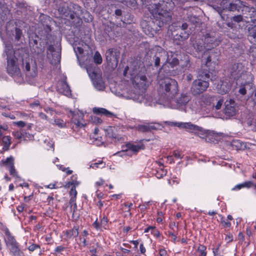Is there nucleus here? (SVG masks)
Instances as JSON below:
<instances>
[{
    "mask_svg": "<svg viewBox=\"0 0 256 256\" xmlns=\"http://www.w3.org/2000/svg\"><path fill=\"white\" fill-rule=\"evenodd\" d=\"M231 84L228 80H220L217 84L216 88L218 93L224 94L227 93L230 89Z\"/></svg>",
    "mask_w": 256,
    "mask_h": 256,
    "instance_id": "12",
    "label": "nucleus"
},
{
    "mask_svg": "<svg viewBox=\"0 0 256 256\" xmlns=\"http://www.w3.org/2000/svg\"><path fill=\"white\" fill-rule=\"evenodd\" d=\"M27 133H25L24 134L20 132H12V135L16 138L20 140L22 138H25L26 136H27ZM28 135H30L29 134H28Z\"/></svg>",
    "mask_w": 256,
    "mask_h": 256,
    "instance_id": "38",
    "label": "nucleus"
},
{
    "mask_svg": "<svg viewBox=\"0 0 256 256\" xmlns=\"http://www.w3.org/2000/svg\"><path fill=\"white\" fill-rule=\"evenodd\" d=\"M51 28L49 26L46 25L44 27V30L42 31V38L46 41V43L50 42L52 34H51Z\"/></svg>",
    "mask_w": 256,
    "mask_h": 256,
    "instance_id": "23",
    "label": "nucleus"
},
{
    "mask_svg": "<svg viewBox=\"0 0 256 256\" xmlns=\"http://www.w3.org/2000/svg\"><path fill=\"white\" fill-rule=\"evenodd\" d=\"M107 223H108L107 218H106L105 217H104L101 220V225L104 226L106 225Z\"/></svg>",
    "mask_w": 256,
    "mask_h": 256,
    "instance_id": "61",
    "label": "nucleus"
},
{
    "mask_svg": "<svg viewBox=\"0 0 256 256\" xmlns=\"http://www.w3.org/2000/svg\"><path fill=\"white\" fill-rule=\"evenodd\" d=\"M220 244H218L216 248L212 249V252H213L214 256H219V254H220L219 248H220Z\"/></svg>",
    "mask_w": 256,
    "mask_h": 256,
    "instance_id": "48",
    "label": "nucleus"
},
{
    "mask_svg": "<svg viewBox=\"0 0 256 256\" xmlns=\"http://www.w3.org/2000/svg\"><path fill=\"white\" fill-rule=\"evenodd\" d=\"M159 254L160 256H166V252L164 249H160L159 250Z\"/></svg>",
    "mask_w": 256,
    "mask_h": 256,
    "instance_id": "60",
    "label": "nucleus"
},
{
    "mask_svg": "<svg viewBox=\"0 0 256 256\" xmlns=\"http://www.w3.org/2000/svg\"><path fill=\"white\" fill-rule=\"evenodd\" d=\"M242 188H250L252 187H254L255 188H256V185L255 184H254V182H252V181L245 182L243 183H242Z\"/></svg>",
    "mask_w": 256,
    "mask_h": 256,
    "instance_id": "37",
    "label": "nucleus"
},
{
    "mask_svg": "<svg viewBox=\"0 0 256 256\" xmlns=\"http://www.w3.org/2000/svg\"><path fill=\"white\" fill-rule=\"evenodd\" d=\"M5 52L7 56L6 70L8 74L13 76L20 77L21 76L20 70L18 66V58L16 55L18 52H14L11 46H6Z\"/></svg>",
    "mask_w": 256,
    "mask_h": 256,
    "instance_id": "7",
    "label": "nucleus"
},
{
    "mask_svg": "<svg viewBox=\"0 0 256 256\" xmlns=\"http://www.w3.org/2000/svg\"><path fill=\"white\" fill-rule=\"evenodd\" d=\"M206 247L204 245H200L198 247V250L200 252V256H206Z\"/></svg>",
    "mask_w": 256,
    "mask_h": 256,
    "instance_id": "39",
    "label": "nucleus"
},
{
    "mask_svg": "<svg viewBox=\"0 0 256 256\" xmlns=\"http://www.w3.org/2000/svg\"><path fill=\"white\" fill-rule=\"evenodd\" d=\"M94 61L96 64H100L102 62V58L98 52H96L94 56Z\"/></svg>",
    "mask_w": 256,
    "mask_h": 256,
    "instance_id": "35",
    "label": "nucleus"
},
{
    "mask_svg": "<svg viewBox=\"0 0 256 256\" xmlns=\"http://www.w3.org/2000/svg\"><path fill=\"white\" fill-rule=\"evenodd\" d=\"M151 3L148 5V9L152 16L153 20L149 22L146 34L154 35L159 28L166 24H170L172 20V10L175 6V2L172 0H150ZM146 29V28H145Z\"/></svg>",
    "mask_w": 256,
    "mask_h": 256,
    "instance_id": "1",
    "label": "nucleus"
},
{
    "mask_svg": "<svg viewBox=\"0 0 256 256\" xmlns=\"http://www.w3.org/2000/svg\"><path fill=\"white\" fill-rule=\"evenodd\" d=\"M39 246L36 244H32L28 248V249L30 251L33 252L36 249L39 248Z\"/></svg>",
    "mask_w": 256,
    "mask_h": 256,
    "instance_id": "49",
    "label": "nucleus"
},
{
    "mask_svg": "<svg viewBox=\"0 0 256 256\" xmlns=\"http://www.w3.org/2000/svg\"><path fill=\"white\" fill-rule=\"evenodd\" d=\"M120 56V50L118 48H110L106 52V58L108 64L112 68L117 66Z\"/></svg>",
    "mask_w": 256,
    "mask_h": 256,
    "instance_id": "9",
    "label": "nucleus"
},
{
    "mask_svg": "<svg viewBox=\"0 0 256 256\" xmlns=\"http://www.w3.org/2000/svg\"><path fill=\"white\" fill-rule=\"evenodd\" d=\"M155 124L154 123H148L146 124H139L136 128L138 132H150L152 130H158V128L155 126ZM156 124L158 126H160V124L157 123Z\"/></svg>",
    "mask_w": 256,
    "mask_h": 256,
    "instance_id": "15",
    "label": "nucleus"
},
{
    "mask_svg": "<svg viewBox=\"0 0 256 256\" xmlns=\"http://www.w3.org/2000/svg\"><path fill=\"white\" fill-rule=\"evenodd\" d=\"M103 162L102 161H100L98 162H95L93 163L90 165V167L94 168H98V166L100 164H102Z\"/></svg>",
    "mask_w": 256,
    "mask_h": 256,
    "instance_id": "55",
    "label": "nucleus"
},
{
    "mask_svg": "<svg viewBox=\"0 0 256 256\" xmlns=\"http://www.w3.org/2000/svg\"><path fill=\"white\" fill-rule=\"evenodd\" d=\"M80 184V182L76 180H72V182H70L68 183V186H74L76 188V186H78Z\"/></svg>",
    "mask_w": 256,
    "mask_h": 256,
    "instance_id": "51",
    "label": "nucleus"
},
{
    "mask_svg": "<svg viewBox=\"0 0 256 256\" xmlns=\"http://www.w3.org/2000/svg\"><path fill=\"white\" fill-rule=\"evenodd\" d=\"M242 184H238L236 185L232 190H240L242 188Z\"/></svg>",
    "mask_w": 256,
    "mask_h": 256,
    "instance_id": "57",
    "label": "nucleus"
},
{
    "mask_svg": "<svg viewBox=\"0 0 256 256\" xmlns=\"http://www.w3.org/2000/svg\"><path fill=\"white\" fill-rule=\"evenodd\" d=\"M204 42L206 46V50H210L214 46H216L217 42L215 38L211 36L210 34H206L204 40Z\"/></svg>",
    "mask_w": 256,
    "mask_h": 256,
    "instance_id": "18",
    "label": "nucleus"
},
{
    "mask_svg": "<svg viewBox=\"0 0 256 256\" xmlns=\"http://www.w3.org/2000/svg\"><path fill=\"white\" fill-rule=\"evenodd\" d=\"M182 69L188 70L191 66V63L189 56L186 54H183V56L178 60V63Z\"/></svg>",
    "mask_w": 256,
    "mask_h": 256,
    "instance_id": "19",
    "label": "nucleus"
},
{
    "mask_svg": "<svg viewBox=\"0 0 256 256\" xmlns=\"http://www.w3.org/2000/svg\"><path fill=\"white\" fill-rule=\"evenodd\" d=\"M194 48L196 52L202 53L204 50H206V46L204 42V39L196 38L192 41Z\"/></svg>",
    "mask_w": 256,
    "mask_h": 256,
    "instance_id": "13",
    "label": "nucleus"
},
{
    "mask_svg": "<svg viewBox=\"0 0 256 256\" xmlns=\"http://www.w3.org/2000/svg\"><path fill=\"white\" fill-rule=\"evenodd\" d=\"M64 247L62 246H59L56 248L54 251L57 252H61L64 250Z\"/></svg>",
    "mask_w": 256,
    "mask_h": 256,
    "instance_id": "52",
    "label": "nucleus"
},
{
    "mask_svg": "<svg viewBox=\"0 0 256 256\" xmlns=\"http://www.w3.org/2000/svg\"><path fill=\"white\" fill-rule=\"evenodd\" d=\"M209 56L207 57V60L206 62H210L212 61L216 63L218 60V56H220V51L218 49L210 50Z\"/></svg>",
    "mask_w": 256,
    "mask_h": 256,
    "instance_id": "21",
    "label": "nucleus"
},
{
    "mask_svg": "<svg viewBox=\"0 0 256 256\" xmlns=\"http://www.w3.org/2000/svg\"><path fill=\"white\" fill-rule=\"evenodd\" d=\"M248 37L250 40H253L256 44V25L248 28Z\"/></svg>",
    "mask_w": 256,
    "mask_h": 256,
    "instance_id": "31",
    "label": "nucleus"
},
{
    "mask_svg": "<svg viewBox=\"0 0 256 256\" xmlns=\"http://www.w3.org/2000/svg\"><path fill=\"white\" fill-rule=\"evenodd\" d=\"M40 106V102L38 100H36L34 102L30 104V106L32 108H34L35 106Z\"/></svg>",
    "mask_w": 256,
    "mask_h": 256,
    "instance_id": "53",
    "label": "nucleus"
},
{
    "mask_svg": "<svg viewBox=\"0 0 256 256\" xmlns=\"http://www.w3.org/2000/svg\"><path fill=\"white\" fill-rule=\"evenodd\" d=\"M83 116H84V114H83L81 113L80 114V116H79L80 117V119H77L76 118V116H74V117L72 119V122L76 124V126L77 127H79V128H82L83 126H84V124H83L82 123L80 122V119H82L83 118Z\"/></svg>",
    "mask_w": 256,
    "mask_h": 256,
    "instance_id": "33",
    "label": "nucleus"
},
{
    "mask_svg": "<svg viewBox=\"0 0 256 256\" xmlns=\"http://www.w3.org/2000/svg\"><path fill=\"white\" fill-rule=\"evenodd\" d=\"M14 124L20 128H23L26 126V123L23 121L14 122Z\"/></svg>",
    "mask_w": 256,
    "mask_h": 256,
    "instance_id": "50",
    "label": "nucleus"
},
{
    "mask_svg": "<svg viewBox=\"0 0 256 256\" xmlns=\"http://www.w3.org/2000/svg\"><path fill=\"white\" fill-rule=\"evenodd\" d=\"M50 122L53 124H54L58 126L60 128H64L66 126V123L61 119H56L54 120V122L50 121Z\"/></svg>",
    "mask_w": 256,
    "mask_h": 256,
    "instance_id": "36",
    "label": "nucleus"
},
{
    "mask_svg": "<svg viewBox=\"0 0 256 256\" xmlns=\"http://www.w3.org/2000/svg\"><path fill=\"white\" fill-rule=\"evenodd\" d=\"M247 84H244V85H240V84H238V86H240V88L238 92H239L242 94V95H244L246 94V90L245 88V86Z\"/></svg>",
    "mask_w": 256,
    "mask_h": 256,
    "instance_id": "45",
    "label": "nucleus"
},
{
    "mask_svg": "<svg viewBox=\"0 0 256 256\" xmlns=\"http://www.w3.org/2000/svg\"><path fill=\"white\" fill-rule=\"evenodd\" d=\"M232 146L236 150H244L246 148V144L240 140H235L232 142Z\"/></svg>",
    "mask_w": 256,
    "mask_h": 256,
    "instance_id": "27",
    "label": "nucleus"
},
{
    "mask_svg": "<svg viewBox=\"0 0 256 256\" xmlns=\"http://www.w3.org/2000/svg\"><path fill=\"white\" fill-rule=\"evenodd\" d=\"M223 102H224V100H222V99L219 100L218 101V102H216V104L214 106V108L216 110H220L222 107Z\"/></svg>",
    "mask_w": 256,
    "mask_h": 256,
    "instance_id": "44",
    "label": "nucleus"
},
{
    "mask_svg": "<svg viewBox=\"0 0 256 256\" xmlns=\"http://www.w3.org/2000/svg\"><path fill=\"white\" fill-rule=\"evenodd\" d=\"M12 34L14 38L15 41L19 42L22 37L23 36L22 30L18 28H16L12 32Z\"/></svg>",
    "mask_w": 256,
    "mask_h": 256,
    "instance_id": "32",
    "label": "nucleus"
},
{
    "mask_svg": "<svg viewBox=\"0 0 256 256\" xmlns=\"http://www.w3.org/2000/svg\"><path fill=\"white\" fill-rule=\"evenodd\" d=\"M78 226H74L72 229L66 230L65 232V235L68 238H71L72 237H77L78 235Z\"/></svg>",
    "mask_w": 256,
    "mask_h": 256,
    "instance_id": "28",
    "label": "nucleus"
},
{
    "mask_svg": "<svg viewBox=\"0 0 256 256\" xmlns=\"http://www.w3.org/2000/svg\"><path fill=\"white\" fill-rule=\"evenodd\" d=\"M190 97L187 94H182L176 99V103L180 106L186 104L190 100Z\"/></svg>",
    "mask_w": 256,
    "mask_h": 256,
    "instance_id": "26",
    "label": "nucleus"
},
{
    "mask_svg": "<svg viewBox=\"0 0 256 256\" xmlns=\"http://www.w3.org/2000/svg\"><path fill=\"white\" fill-rule=\"evenodd\" d=\"M224 112L226 116L230 117L235 115L236 110L234 107V100H230L228 103H226L225 108Z\"/></svg>",
    "mask_w": 256,
    "mask_h": 256,
    "instance_id": "16",
    "label": "nucleus"
},
{
    "mask_svg": "<svg viewBox=\"0 0 256 256\" xmlns=\"http://www.w3.org/2000/svg\"><path fill=\"white\" fill-rule=\"evenodd\" d=\"M4 234V242L7 246H12L18 244L14 236H12L8 228H4L2 230Z\"/></svg>",
    "mask_w": 256,
    "mask_h": 256,
    "instance_id": "11",
    "label": "nucleus"
},
{
    "mask_svg": "<svg viewBox=\"0 0 256 256\" xmlns=\"http://www.w3.org/2000/svg\"><path fill=\"white\" fill-rule=\"evenodd\" d=\"M58 90L60 93L64 95H68L70 94V88L66 82H60L58 86Z\"/></svg>",
    "mask_w": 256,
    "mask_h": 256,
    "instance_id": "20",
    "label": "nucleus"
},
{
    "mask_svg": "<svg viewBox=\"0 0 256 256\" xmlns=\"http://www.w3.org/2000/svg\"><path fill=\"white\" fill-rule=\"evenodd\" d=\"M52 60H54V63L59 62L60 60V48L58 47V50L54 54H52Z\"/></svg>",
    "mask_w": 256,
    "mask_h": 256,
    "instance_id": "34",
    "label": "nucleus"
},
{
    "mask_svg": "<svg viewBox=\"0 0 256 256\" xmlns=\"http://www.w3.org/2000/svg\"><path fill=\"white\" fill-rule=\"evenodd\" d=\"M174 126L178 128H184L190 132H198L200 130V128L192 124L191 122H173Z\"/></svg>",
    "mask_w": 256,
    "mask_h": 256,
    "instance_id": "14",
    "label": "nucleus"
},
{
    "mask_svg": "<svg viewBox=\"0 0 256 256\" xmlns=\"http://www.w3.org/2000/svg\"><path fill=\"white\" fill-rule=\"evenodd\" d=\"M221 223L222 224V225L224 227V228H228V227H230V226H231V224L230 222H226L225 221L223 218H222V220H221Z\"/></svg>",
    "mask_w": 256,
    "mask_h": 256,
    "instance_id": "47",
    "label": "nucleus"
},
{
    "mask_svg": "<svg viewBox=\"0 0 256 256\" xmlns=\"http://www.w3.org/2000/svg\"><path fill=\"white\" fill-rule=\"evenodd\" d=\"M155 228V226H148L147 228H146L145 230H144V232H149L150 230H152H152H154V228Z\"/></svg>",
    "mask_w": 256,
    "mask_h": 256,
    "instance_id": "63",
    "label": "nucleus"
},
{
    "mask_svg": "<svg viewBox=\"0 0 256 256\" xmlns=\"http://www.w3.org/2000/svg\"><path fill=\"white\" fill-rule=\"evenodd\" d=\"M10 250L14 256H24V253L20 250L18 244L10 246Z\"/></svg>",
    "mask_w": 256,
    "mask_h": 256,
    "instance_id": "30",
    "label": "nucleus"
},
{
    "mask_svg": "<svg viewBox=\"0 0 256 256\" xmlns=\"http://www.w3.org/2000/svg\"><path fill=\"white\" fill-rule=\"evenodd\" d=\"M76 198H75L74 197H71L69 202V204L70 205V208H72V204H74V203H76Z\"/></svg>",
    "mask_w": 256,
    "mask_h": 256,
    "instance_id": "58",
    "label": "nucleus"
},
{
    "mask_svg": "<svg viewBox=\"0 0 256 256\" xmlns=\"http://www.w3.org/2000/svg\"><path fill=\"white\" fill-rule=\"evenodd\" d=\"M22 61L23 68L24 70L27 72L28 75H30V76L32 77H34L36 76V68L34 67L32 69V72H30V66L28 62H27L26 60L24 62V60L22 58Z\"/></svg>",
    "mask_w": 256,
    "mask_h": 256,
    "instance_id": "24",
    "label": "nucleus"
},
{
    "mask_svg": "<svg viewBox=\"0 0 256 256\" xmlns=\"http://www.w3.org/2000/svg\"><path fill=\"white\" fill-rule=\"evenodd\" d=\"M151 232L152 234L156 237H159L160 236V232L156 229V228H154V230H152Z\"/></svg>",
    "mask_w": 256,
    "mask_h": 256,
    "instance_id": "56",
    "label": "nucleus"
},
{
    "mask_svg": "<svg viewBox=\"0 0 256 256\" xmlns=\"http://www.w3.org/2000/svg\"><path fill=\"white\" fill-rule=\"evenodd\" d=\"M126 151L130 150L135 154L137 153L140 150H144V146L143 144H134L130 143H128L126 145Z\"/></svg>",
    "mask_w": 256,
    "mask_h": 256,
    "instance_id": "22",
    "label": "nucleus"
},
{
    "mask_svg": "<svg viewBox=\"0 0 256 256\" xmlns=\"http://www.w3.org/2000/svg\"><path fill=\"white\" fill-rule=\"evenodd\" d=\"M84 66L86 67L94 88L100 91L104 90L106 88L105 83L98 73V68L94 64Z\"/></svg>",
    "mask_w": 256,
    "mask_h": 256,
    "instance_id": "8",
    "label": "nucleus"
},
{
    "mask_svg": "<svg viewBox=\"0 0 256 256\" xmlns=\"http://www.w3.org/2000/svg\"><path fill=\"white\" fill-rule=\"evenodd\" d=\"M172 156H174L177 159H182L184 154L179 150H176L172 152Z\"/></svg>",
    "mask_w": 256,
    "mask_h": 256,
    "instance_id": "40",
    "label": "nucleus"
},
{
    "mask_svg": "<svg viewBox=\"0 0 256 256\" xmlns=\"http://www.w3.org/2000/svg\"><path fill=\"white\" fill-rule=\"evenodd\" d=\"M93 112L96 114H102L109 117H112L114 114L104 108H93Z\"/></svg>",
    "mask_w": 256,
    "mask_h": 256,
    "instance_id": "29",
    "label": "nucleus"
},
{
    "mask_svg": "<svg viewBox=\"0 0 256 256\" xmlns=\"http://www.w3.org/2000/svg\"><path fill=\"white\" fill-rule=\"evenodd\" d=\"M140 250L141 254H144L146 252V248L144 246L143 244H141L140 246Z\"/></svg>",
    "mask_w": 256,
    "mask_h": 256,
    "instance_id": "59",
    "label": "nucleus"
},
{
    "mask_svg": "<svg viewBox=\"0 0 256 256\" xmlns=\"http://www.w3.org/2000/svg\"><path fill=\"white\" fill-rule=\"evenodd\" d=\"M178 58L177 54L170 51L166 52L161 47L157 48L152 57L156 66H159L160 62L164 64L162 69L164 70L168 76H174L178 74L174 67L178 64Z\"/></svg>",
    "mask_w": 256,
    "mask_h": 256,
    "instance_id": "2",
    "label": "nucleus"
},
{
    "mask_svg": "<svg viewBox=\"0 0 256 256\" xmlns=\"http://www.w3.org/2000/svg\"><path fill=\"white\" fill-rule=\"evenodd\" d=\"M210 80L209 70L202 68L197 72V79L192 83L190 92L194 96L199 95L206 90Z\"/></svg>",
    "mask_w": 256,
    "mask_h": 256,
    "instance_id": "4",
    "label": "nucleus"
},
{
    "mask_svg": "<svg viewBox=\"0 0 256 256\" xmlns=\"http://www.w3.org/2000/svg\"><path fill=\"white\" fill-rule=\"evenodd\" d=\"M11 144V137L4 136L2 138V145L3 146L2 152L8 151Z\"/></svg>",
    "mask_w": 256,
    "mask_h": 256,
    "instance_id": "25",
    "label": "nucleus"
},
{
    "mask_svg": "<svg viewBox=\"0 0 256 256\" xmlns=\"http://www.w3.org/2000/svg\"><path fill=\"white\" fill-rule=\"evenodd\" d=\"M116 128L109 126L106 130V136L112 140H119L121 138L116 132Z\"/></svg>",
    "mask_w": 256,
    "mask_h": 256,
    "instance_id": "17",
    "label": "nucleus"
},
{
    "mask_svg": "<svg viewBox=\"0 0 256 256\" xmlns=\"http://www.w3.org/2000/svg\"><path fill=\"white\" fill-rule=\"evenodd\" d=\"M92 122L95 123L96 124H100L102 122V120L98 116H92Z\"/></svg>",
    "mask_w": 256,
    "mask_h": 256,
    "instance_id": "42",
    "label": "nucleus"
},
{
    "mask_svg": "<svg viewBox=\"0 0 256 256\" xmlns=\"http://www.w3.org/2000/svg\"><path fill=\"white\" fill-rule=\"evenodd\" d=\"M70 194L71 196V197H74L76 198V195H77V192L76 190V188L74 186H72L70 190Z\"/></svg>",
    "mask_w": 256,
    "mask_h": 256,
    "instance_id": "43",
    "label": "nucleus"
},
{
    "mask_svg": "<svg viewBox=\"0 0 256 256\" xmlns=\"http://www.w3.org/2000/svg\"><path fill=\"white\" fill-rule=\"evenodd\" d=\"M3 165L9 171L10 174L16 178L20 177L18 176V172L14 166V158L12 156L7 158L5 160H2Z\"/></svg>",
    "mask_w": 256,
    "mask_h": 256,
    "instance_id": "10",
    "label": "nucleus"
},
{
    "mask_svg": "<svg viewBox=\"0 0 256 256\" xmlns=\"http://www.w3.org/2000/svg\"><path fill=\"white\" fill-rule=\"evenodd\" d=\"M178 91V84L174 79L166 78L160 84V92H162L160 98L164 101L173 98Z\"/></svg>",
    "mask_w": 256,
    "mask_h": 256,
    "instance_id": "6",
    "label": "nucleus"
},
{
    "mask_svg": "<svg viewBox=\"0 0 256 256\" xmlns=\"http://www.w3.org/2000/svg\"><path fill=\"white\" fill-rule=\"evenodd\" d=\"M48 50L49 52H51L52 54L55 53L56 51V48L52 45H50L48 48Z\"/></svg>",
    "mask_w": 256,
    "mask_h": 256,
    "instance_id": "54",
    "label": "nucleus"
},
{
    "mask_svg": "<svg viewBox=\"0 0 256 256\" xmlns=\"http://www.w3.org/2000/svg\"><path fill=\"white\" fill-rule=\"evenodd\" d=\"M232 20L235 22H240L242 20V16L241 15L234 16L232 18Z\"/></svg>",
    "mask_w": 256,
    "mask_h": 256,
    "instance_id": "46",
    "label": "nucleus"
},
{
    "mask_svg": "<svg viewBox=\"0 0 256 256\" xmlns=\"http://www.w3.org/2000/svg\"><path fill=\"white\" fill-rule=\"evenodd\" d=\"M74 51L75 52H76V56H77V58L79 62V64H80V66L81 67H82L84 66V64H82L80 62V60H79V56H78L77 54V52H78L80 54H82L84 52V50L82 48H80V47H77L76 48H74Z\"/></svg>",
    "mask_w": 256,
    "mask_h": 256,
    "instance_id": "41",
    "label": "nucleus"
},
{
    "mask_svg": "<svg viewBox=\"0 0 256 256\" xmlns=\"http://www.w3.org/2000/svg\"><path fill=\"white\" fill-rule=\"evenodd\" d=\"M90 252L92 254H96L97 252V250L96 248L92 246L90 248Z\"/></svg>",
    "mask_w": 256,
    "mask_h": 256,
    "instance_id": "64",
    "label": "nucleus"
},
{
    "mask_svg": "<svg viewBox=\"0 0 256 256\" xmlns=\"http://www.w3.org/2000/svg\"><path fill=\"white\" fill-rule=\"evenodd\" d=\"M39 116L42 119L48 120V116L43 112L39 113Z\"/></svg>",
    "mask_w": 256,
    "mask_h": 256,
    "instance_id": "62",
    "label": "nucleus"
},
{
    "mask_svg": "<svg viewBox=\"0 0 256 256\" xmlns=\"http://www.w3.org/2000/svg\"><path fill=\"white\" fill-rule=\"evenodd\" d=\"M135 64L136 62H134L130 66H127L123 74L124 76L129 78L132 80L134 86L142 92L148 86V82L145 76L140 74V66H138Z\"/></svg>",
    "mask_w": 256,
    "mask_h": 256,
    "instance_id": "3",
    "label": "nucleus"
},
{
    "mask_svg": "<svg viewBox=\"0 0 256 256\" xmlns=\"http://www.w3.org/2000/svg\"><path fill=\"white\" fill-rule=\"evenodd\" d=\"M241 62L234 64L230 68V76L236 81V85L250 84L254 79L252 74Z\"/></svg>",
    "mask_w": 256,
    "mask_h": 256,
    "instance_id": "5",
    "label": "nucleus"
}]
</instances>
